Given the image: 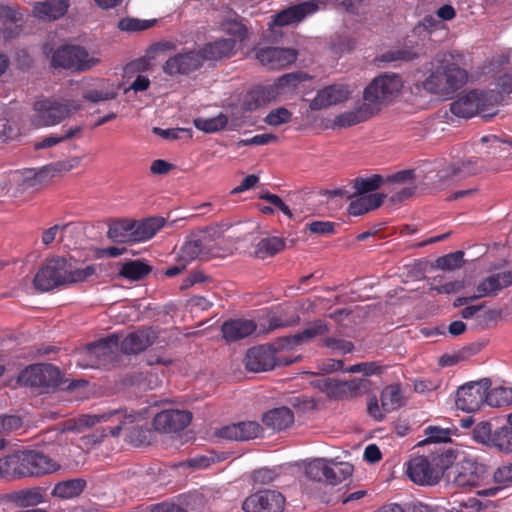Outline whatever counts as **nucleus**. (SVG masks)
Returning <instances> with one entry per match:
<instances>
[{"instance_id": "obj_1", "label": "nucleus", "mask_w": 512, "mask_h": 512, "mask_svg": "<svg viewBox=\"0 0 512 512\" xmlns=\"http://www.w3.org/2000/svg\"><path fill=\"white\" fill-rule=\"evenodd\" d=\"M419 86L434 95L451 98L467 82V72L444 55H436L423 65Z\"/></svg>"}, {"instance_id": "obj_2", "label": "nucleus", "mask_w": 512, "mask_h": 512, "mask_svg": "<svg viewBox=\"0 0 512 512\" xmlns=\"http://www.w3.org/2000/svg\"><path fill=\"white\" fill-rule=\"evenodd\" d=\"M95 273V268L88 265L79 267L72 258L57 256L42 266L33 279L35 289L47 292L59 286L85 281Z\"/></svg>"}, {"instance_id": "obj_3", "label": "nucleus", "mask_w": 512, "mask_h": 512, "mask_svg": "<svg viewBox=\"0 0 512 512\" xmlns=\"http://www.w3.org/2000/svg\"><path fill=\"white\" fill-rule=\"evenodd\" d=\"M456 455L451 449H441L428 457L416 456L407 462L406 474L412 482L420 486H432L439 482Z\"/></svg>"}, {"instance_id": "obj_4", "label": "nucleus", "mask_w": 512, "mask_h": 512, "mask_svg": "<svg viewBox=\"0 0 512 512\" xmlns=\"http://www.w3.org/2000/svg\"><path fill=\"white\" fill-rule=\"evenodd\" d=\"M226 229V225H215L192 233L183 244L180 257L190 262L215 256L216 241L222 237Z\"/></svg>"}, {"instance_id": "obj_5", "label": "nucleus", "mask_w": 512, "mask_h": 512, "mask_svg": "<svg viewBox=\"0 0 512 512\" xmlns=\"http://www.w3.org/2000/svg\"><path fill=\"white\" fill-rule=\"evenodd\" d=\"M81 108L72 99L44 98L35 102L32 122L37 127L54 126Z\"/></svg>"}, {"instance_id": "obj_6", "label": "nucleus", "mask_w": 512, "mask_h": 512, "mask_svg": "<svg viewBox=\"0 0 512 512\" xmlns=\"http://www.w3.org/2000/svg\"><path fill=\"white\" fill-rule=\"evenodd\" d=\"M402 87L403 82L398 74L385 73L370 82L364 90L363 99L366 103L371 104L370 107H373L376 113L379 111L380 105L396 97Z\"/></svg>"}, {"instance_id": "obj_7", "label": "nucleus", "mask_w": 512, "mask_h": 512, "mask_svg": "<svg viewBox=\"0 0 512 512\" xmlns=\"http://www.w3.org/2000/svg\"><path fill=\"white\" fill-rule=\"evenodd\" d=\"M353 470V466L348 462H335L318 458L308 463L305 473L311 480L337 485L350 477Z\"/></svg>"}, {"instance_id": "obj_8", "label": "nucleus", "mask_w": 512, "mask_h": 512, "mask_svg": "<svg viewBox=\"0 0 512 512\" xmlns=\"http://www.w3.org/2000/svg\"><path fill=\"white\" fill-rule=\"evenodd\" d=\"M450 474H452L453 483L462 488L478 487L489 478L487 466L468 456L458 460Z\"/></svg>"}, {"instance_id": "obj_9", "label": "nucleus", "mask_w": 512, "mask_h": 512, "mask_svg": "<svg viewBox=\"0 0 512 512\" xmlns=\"http://www.w3.org/2000/svg\"><path fill=\"white\" fill-rule=\"evenodd\" d=\"M499 95L494 91L472 90L450 104L453 115L462 118H471L498 102Z\"/></svg>"}, {"instance_id": "obj_10", "label": "nucleus", "mask_w": 512, "mask_h": 512, "mask_svg": "<svg viewBox=\"0 0 512 512\" xmlns=\"http://www.w3.org/2000/svg\"><path fill=\"white\" fill-rule=\"evenodd\" d=\"M18 382L32 388H58L62 385L61 371L52 364H34L18 376Z\"/></svg>"}, {"instance_id": "obj_11", "label": "nucleus", "mask_w": 512, "mask_h": 512, "mask_svg": "<svg viewBox=\"0 0 512 512\" xmlns=\"http://www.w3.org/2000/svg\"><path fill=\"white\" fill-rule=\"evenodd\" d=\"M98 63V59L89 56L83 47L67 45L58 48L52 56V66L55 68L87 71Z\"/></svg>"}, {"instance_id": "obj_12", "label": "nucleus", "mask_w": 512, "mask_h": 512, "mask_svg": "<svg viewBox=\"0 0 512 512\" xmlns=\"http://www.w3.org/2000/svg\"><path fill=\"white\" fill-rule=\"evenodd\" d=\"M491 387L489 378L472 381L459 387L456 395V407L464 412H475L487 404V390Z\"/></svg>"}, {"instance_id": "obj_13", "label": "nucleus", "mask_w": 512, "mask_h": 512, "mask_svg": "<svg viewBox=\"0 0 512 512\" xmlns=\"http://www.w3.org/2000/svg\"><path fill=\"white\" fill-rule=\"evenodd\" d=\"M280 343H282L281 338L274 344L250 348L245 358L246 369L255 373L273 369L276 366V350L287 349V347H280Z\"/></svg>"}, {"instance_id": "obj_14", "label": "nucleus", "mask_w": 512, "mask_h": 512, "mask_svg": "<svg viewBox=\"0 0 512 512\" xmlns=\"http://www.w3.org/2000/svg\"><path fill=\"white\" fill-rule=\"evenodd\" d=\"M285 499L281 493L262 490L252 494L243 502L245 512H282Z\"/></svg>"}, {"instance_id": "obj_15", "label": "nucleus", "mask_w": 512, "mask_h": 512, "mask_svg": "<svg viewBox=\"0 0 512 512\" xmlns=\"http://www.w3.org/2000/svg\"><path fill=\"white\" fill-rule=\"evenodd\" d=\"M119 336L112 334L87 345L88 355L97 367H107L117 359Z\"/></svg>"}, {"instance_id": "obj_16", "label": "nucleus", "mask_w": 512, "mask_h": 512, "mask_svg": "<svg viewBox=\"0 0 512 512\" xmlns=\"http://www.w3.org/2000/svg\"><path fill=\"white\" fill-rule=\"evenodd\" d=\"M72 165H67L64 162L56 163L54 165H47L41 169L28 170L17 176V184L19 190L24 192L30 188H36L47 183L57 172L68 171L72 168Z\"/></svg>"}, {"instance_id": "obj_17", "label": "nucleus", "mask_w": 512, "mask_h": 512, "mask_svg": "<svg viewBox=\"0 0 512 512\" xmlns=\"http://www.w3.org/2000/svg\"><path fill=\"white\" fill-rule=\"evenodd\" d=\"M192 420L188 411L169 409L157 413L153 418V426L161 433H176L185 429Z\"/></svg>"}, {"instance_id": "obj_18", "label": "nucleus", "mask_w": 512, "mask_h": 512, "mask_svg": "<svg viewBox=\"0 0 512 512\" xmlns=\"http://www.w3.org/2000/svg\"><path fill=\"white\" fill-rule=\"evenodd\" d=\"M22 472L23 477L41 476L52 473L60 468V465L49 456L39 451L22 452Z\"/></svg>"}, {"instance_id": "obj_19", "label": "nucleus", "mask_w": 512, "mask_h": 512, "mask_svg": "<svg viewBox=\"0 0 512 512\" xmlns=\"http://www.w3.org/2000/svg\"><path fill=\"white\" fill-rule=\"evenodd\" d=\"M259 62L270 70H279L294 63L297 51L290 48L265 47L256 53Z\"/></svg>"}, {"instance_id": "obj_20", "label": "nucleus", "mask_w": 512, "mask_h": 512, "mask_svg": "<svg viewBox=\"0 0 512 512\" xmlns=\"http://www.w3.org/2000/svg\"><path fill=\"white\" fill-rule=\"evenodd\" d=\"M202 64V57L199 52L187 51L170 57L163 64V71L170 76L177 74L187 75L199 69Z\"/></svg>"}, {"instance_id": "obj_21", "label": "nucleus", "mask_w": 512, "mask_h": 512, "mask_svg": "<svg viewBox=\"0 0 512 512\" xmlns=\"http://www.w3.org/2000/svg\"><path fill=\"white\" fill-rule=\"evenodd\" d=\"M262 427L255 421L233 423L220 428L216 435L220 438L234 441H247L258 437Z\"/></svg>"}, {"instance_id": "obj_22", "label": "nucleus", "mask_w": 512, "mask_h": 512, "mask_svg": "<svg viewBox=\"0 0 512 512\" xmlns=\"http://www.w3.org/2000/svg\"><path fill=\"white\" fill-rule=\"evenodd\" d=\"M155 339L154 331L151 328H144L133 331L119 340V347L124 354H138L151 346Z\"/></svg>"}, {"instance_id": "obj_23", "label": "nucleus", "mask_w": 512, "mask_h": 512, "mask_svg": "<svg viewBox=\"0 0 512 512\" xmlns=\"http://www.w3.org/2000/svg\"><path fill=\"white\" fill-rule=\"evenodd\" d=\"M318 8V3L314 0L304 1L276 14L273 22L277 26L298 23L307 16L314 14Z\"/></svg>"}, {"instance_id": "obj_24", "label": "nucleus", "mask_w": 512, "mask_h": 512, "mask_svg": "<svg viewBox=\"0 0 512 512\" xmlns=\"http://www.w3.org/2000/svg\"><path fill=\"white\" fill-rule=\"evenodd\" d=\"M329 331V324L324 320L317 319L310 322L301 332H298L295 335L281 337L282 343H280L279 346L291 349L294 346L308 342L317 336L326 335Z\"/></svg>"}, {"instance_id": "obj_25", "label": "nucleus", "mask_w": 512, "mask_h": 512, "mask_svg": "<svg viewBox=\"0 0 512 512\" xmlns=\"http://www.w3.org/2000/svg\"><path fill=\"white\" fill-rule=\"evenodd\" d=\"M349 90L345 85L333 84L330 85L316 94L314 99L310 102L311 110H321L331 105H336L348 99Z\"/></svg>"}, {"instance_id": "obj_26", "label": "nucleus", "mask_w": 512, "mask_h": 512, "mask_svg": "<svg viewBox=\"0 0 512 512\" xmlns=\"http://www.w3.org/2000/svg\"><path fill=\"white\" fill-rule=\"evenodd\" d=\"M257 325L253 320L230 319L221 326L223 338L228 342L246 338L256 331Z\"/></svg>"}, {"instance_id": "obj_27", "label": "nucleus", "mask_w": 512, "mask_h": 512, "mask_svg": "<svg viewBox=\"0 0 512 512\" xmlns=\"http://www.w3.org/2000/svg\"><path fill=\"white\" fill-rule=\"evenodd\" d=\"M512 285V271H501L492 273L482 281L476 287L477 292H481L482 295L492 297L498 295V293Z\"/></svg>"}, {"instance_id": "obj_28", "label": "nucleus", "mask_w": 512, "mask_h": 512, "mask_svg": "<svg viewBox=\"0 0 512 512\" xmlns=\"http://www.w3.org/2000/svg\"><path fill=\"white\" fill-rule=\"evenodd\" d=\"M236 40L233 38L217 39L213 42L205 44L199 52L202 61H216L222 58L230 57L235 49Z\"/></svg>"}, {"instance_id": "obj_29", "label": "nucleus", "mask_w": 512, "mask_h": 512, "mask_svg": "<svg viewBox=\"0 0 512 512\" xmlns=\"http://www.w3.org/2000/svg\"><path fill=\"white\" fill-rule=\"evenodd\" d=\"M370 106L371 104L364 101L353 110L339 114L334 119V125L336 127L346 128L366 121L375 114V109Z\"/></svg>"}, {"instance_id": "obj_30", "label": "nucleus", "mask_w": 512, "mask_h": 512, "mask_svg": "<svg viewBox=\"0 0 512 512\" xmlns=\"http://www.w3.org/2000/svg\"><path fill=\"white\" fill-rule=\"evenodd\" d=\"M69 0H46L37 3L34 14L43 20H56L62 17L68 10Z\"/></svg>"}, {"instance_id": "obj_31", "label": "nucleus", "mask_w": 512, "mask_h": 512, "mask_svg": "<svg viewBox=\"0 0 512 512\" xmlns=\"http://www.w3.org/2000/svg\"><path fill=\"white\" fill-rule=\"evenodd\" d=\"M86 484L87 483L83 478L60 481L55 484L51 491V495L61 500L74 499L84 491Z\"/></svg>"}, {"instance_id": "obj_32", "label": "nucleus", "mask_w": 512, "mask_h": 512, "mask_svg": "<svg viewBox=\"0 0 512 512\" xmlns=\"http://www.w3.org/2000/svg\"><path fill=\"white\" fill-rule=\"evenodd\" d=\"M262 421L267 427L280 431L294 422V415L288 407H279L266 412Z\"/></svg>"}, {"instance_id": "obj_33", "label": "nucleus", "mask_w": 512, "mask_h": 512, "mask_svg": "<svg viewBox=\"0 0 512 512\" xmlns=\"http://www.w3.org/2000/svg\"><path fill=\"white\" fill-rule=\"evenodd\" d=\"M107 236L116 243H136L134 240V221L121 219L112 222L109 226Z\"/></svg>"}, {"instance_id": "obj_34", "label": "nucleus", "mask_w": 512, "mask_h": 512, "mask_svg": "<svg viewBox=\"0 0 512 512\" xmlns=\"http://www.w3.org/2000/svg\"><path fill=\"white\" fill-rule=\"evenodd\" d=\"M385 198L386 195L382 193H371L361 196L350 203L348 208L349 214L353 216H360L377 209L382 205Z\"/></svg>"}, {"instance_id": "obj_35", "label": "nucleus", "mask_w": 512, "mask_h": 512, "mask_svg": "<svg viewBox=\"0 0 512 512\" xmlns=\"http://www.w3.org/2000/svg\"><path fill=\"white\" fill-rule=\"evenodd\" d=\"M165 219L163 217H150L143 221H134L136 242H143L152 238L164 225Z\"/></svg>"}, {"instance_id": "obj_36", "label": "nucleus", "mask_w": 512, "mask_h": 512, "mask_svg": "<svg viewBox=\"0 0 512 512\" xmlns=\"http://www.w3.org/2000/svg\"><path fill=\"white\" fill-rule=\"evenodd\" d=\"M112 418H117L120 420L119 424L110 428V434L114 437L120 434L123 425H125L126 423H133L135 420V417L132 414L127 415L123 414L121 410H111L108 412H103L100 414L89 416L90 421L88 422V424L94 425L99 422H107Z\"/></svg>"}, {"instance_id": "obj_37", "label": "nucleus", "mask_w": 512, "mask_h": 512, "mask_svg": "<svg viewBox=\"0 0 512 512\" xmlns=\"http://www.w3.org/2000/svg\"><path fill=\"white\" fill-rule=\"evenodd\" d=\"M418 57V53L410 46L393 47L383 52L377 60L383 63H391L397 66L401 63L410 62Z\"/></svg>"}, {"instance_id": "obj_38", "label": "nucleus", "mask_w": 512, "mask_h": 512, "mask_svg": "<svg viewBox=\"0 0 512 512\" xmlns=\"http://www.w3.org/2000/svg\"><path fill=\"white\" fill-rule=\"evenodd\" d=\"M493 479L499 486L479 490L477 494L480 496H495L502 487L512 484V463L499 466L493 473Z\"/></svg>"}, {"instance_id": "obj_39", "label": "nucleus", "mask_w": 512, "mask_h": 512, "mask_svg": "<svg viewBox=\"0 0 512 512\" xmlns=\"http://www.w3.org/2000/svg\"><path fill=\"white\" fill-rule=\"evenodd\" d=\"M22 452L0 459V477L5 479L22 478Z\"/></svg>"}, {"instance_id": "obj_40", "label": "nucleus", "mask_w": 512, "mask_h": 512, "mask_svg": "<svg viewBox=\"0 0 512 512\" xmlns=\"http://www.w3.org/2000/svg\"><path fill=\"white\" fill-rule=\"evenodd\" d=\"M381 407L385 413L397 410L404 404L401 389L398 384L388 385L383 389L380 396Z\"/></svg>"}, {"instance_id": "obj_41", "label": "nucleus", "mask_w": 512, "mask_h": 512, "mask_svg": "<svg viewBox=\"0 0 512 512\" xmlns=\"http://www.w3.org/2000/svg\"><path fill=\"white\" fill-rule=\"evenodd\" d=\"M15 502L23 507L36 506L45 502V490L40 487L23 489L15 493Z\"/></svg>"}, {"instance_id": "obj_42", "label": "nucleus", "mask_w": 512, "mask_h": 512, "mask_svg": "<svg viewBox=\"0 0 512 512\" xmlns=\"http://www.w3.org/2000/svg\"><path fill=\"white\" fill-rule=\"evenodd\" d=\"M285 247L284 240L279 237H267L261 239L254 252L255 257L265 259L272 257L283 250Z\"/></svg>"}, {"instance_id": "obj_43", "label": "nucleus", "mask_w": 512, "mask_h": 512, "mask_svg": "<svg viewBox=\"0 0 512 512\" xmlns=\"http://www.w3.org/2000/svg\"><path fill=\"white\" fill-rule=\"evenodd\" d=\"M151 271V267L139 260L124 263L119 271V276L131 281H139L146 277Z\"/></svg>"}, {"instance_id": "obj_44", "label": "nucleus", "mask_w": 512, "mask_h": 512, "mask_svg": "<svg viewBox=\"0 0 512 512\" xmlns=\"http://www.w3.org/2000/svg\"><path fill=\"white\" fill-rule=\"evenodd\" d=\"M193 123L200 131L205 133H216L226 128L228 124V117L223 113H219L217 116L211 118H195Z\"/></svg>"}, {"instance_id": "obj_45", "label": "nucleus", "mask_w": 512, "mask_h": 512, "mask_svg": "<svg viewBox=\"0 0 512 512\" xmlns=\"http://www.w3.org/2000/svg\"><path fill=\"white\" fill-rule=\"evenodd\" d=\"M490 446L505 453L512 452V424L509 421L507 425L494 429Z\"/></svg>"}, {"instance_id": "obj_46", "label": "nucleus", "mask_w": 512, "mask_h": 512, "mask_svg": "<svg viewBox=\"0 0 512 512\" xmlns=\"http://www.w3.org/2000/svg\"><path fill=\"white\" fill-rule=\"evenodd\" d=\"M512 403V388L498 386L487 390V404L491 407H501Z\"/></svg>"}, {"instance_id": "obj_47", "label": "nucleus", "mask_w": 512, "mask_h": 512, "mask_svg": "<svg viewBox=\"0 0 512 512\" xmlns=\"http://www.w3.org/2000/svg\"><path fill=\"white\" fill-rule=\"evenodd\" d=\"M156 19L141 20L133 17H125L118 21L117 27L121 31L128 33H134L139 31L147 30L155 25Z\"/></svg>"}, {"instance_id": "obj_48", "label": "nucleus", "mask_w": 512, "mask_h": 512, "mask_svg": "<svg viewBox=\"0 0 512 512\" xmlns=\"http://www.w3.org/2000/svg\"><path fill=\"white\" fill-rule=\"evenodd\" d=\"M383 182L382 176L374 174L366 178H356L353 182V187L356 190V194L362 195L377 190Z\"/></svg>"}, {"instance_id": "obj_49", "label": "nucleus", "mask_w": 512, "mask_h": 512, "mask_svg": "<svg viewBox=\"0 0 512 512\" xmlns=\"http://www.w3.org/2000/svg\"><path fill=\"white\" fill-rule=\"evenodd\" d=\"M307 78V74L303 72L287 73L279 77L276 81V84L283 94H288L293 92L297 88V85L307 80Z\"/></svg>"}, {"instance_id": "obj_50", "label": "nucleus", "mask_w": 512, "mask_h": 512, "mask_svg": "<svg viewBox=\"0 0 512 512\" xmlns=\"http://www.w3.org/2000/svg\"><path fill=\"white\" fill-rule=\"evenodd\" d=\"M481 172V168L477 165V161L473 158L463 159L453 163L452 173L457 174V180H461Z\"/></svg>"}, {"instance_id": "obj_51", "label": "nucleus", "mask_w": 512, "mask_h": 512, "mask_svg": "<svg viewBox=\"0 0 512 512\" xmlns=\"http://www.w3.org/2000/svg\"><path fill=\"white\" fill-rule=\"evenodd\" d=\"M80 131H81V127L76 126V127H72V128L65 130L64 133L61 135H50V136L44 137L42 140L37 141L35 143V148L36 149L50 148V147L55 146L63 141L73 138Z\"/></svg>"}, {"instance_id": "obj_52", "label": "nucleus", "mask_w": 512, "mask_h": 512, "mask_svg": "<svg viewBox=\"0 0 512 512\" xmlns=\"http://www.w3.org/2000/svg\"><path fill=\"white\" fill-rule=\"evenodd\" d=\"M463 257V251L452 252L444 256L438 257L435 261V266L436 268L442 270L453 271L460 268L463 265Z\"/></svg>"}, {"instance_id": "obj_53", "label": "nucleus", "mask_w": 512, "mask_h": 512, "mask_svg": "<svg viewBox=\"0 0 512 512\" xmlns=\"http://www.w3.org/2000/svg\"><path fill=\"white\" fill-rule=\"evenodd\" d=\"M322 346L331 350L333 354L345 355L354 350V344L351 341L336 337H325L322 339Z\"/></svg>"}, {"instance_id": "obj_54", "label": "nucleus", "mask_w": 512, "mask_h": 512, "mask_svg": "<svg viewBox=\"0 0 512 512\" xmlns=\"http://www.w3.org/2000/svg\"><path fill=\"white\" fill-rule=\"evenodd\" d=\"M130 443L134 446L149 445L153 439V432L144 426H133L128 434Z\"/></svg>"}, {"instance_id": "obj_55", "label": "nucleus", "mask_w": 512, "mask_h": 512, "mask_svg": "<svg viewBox=\"0 0 512 512\" xmlns=\"http://www.w3.org/2000/svg\"><path fill=\"white\" fill-rule=\"evenodd\" d=\"M492 424L488 421L478 423L473 429V439L479 443L490 446L493 439Z\"/></svg>"}, {"instance_id": "obj_56", "label": "nucleus", "mask_w": 512, "mask_h": 512, "mask_svg": "<svg viewBox=\"0 0 512 512\" xmlns=\"http://www.w3.org/2000/svg\"><path fill=\"white\" fill-rule=\"evenodd\" d=\"M425 443H445L450 441L451 430L439 426H428L425 429Z\"/></svg>"}, {"instance_id": "obj_57", "label": "nucleus", "mask_w": 512, "mask_h": 512, "mask_svg": "<svg viewBox=\"0 0 512 512\" xmlns=\"http://www.w3.org/2000/svg\"><path fill=\"white\" fill-rule=\"evenodd\" d=\"M115 89H90L83 93V98L92 103L113 100L117 97Z\"/></svg>"}, {"instance_id": "obj_58", "label": "nucleus", "mask_w": 512, "mask_h": 512, "mask_svg": "<svg viewBox=\"0 0 512 512\" xmlns=\"http://www.w3.org/2000/svg\"><path fill=\"white\" fill-rule=\"evenodd\" d=\"M291 117L292 114L288 109L280 107L269 112V114L265 117L264 121L268 125L279 126L290 122Z\"/></svg>"}, {"instance_id": "obj_59", "label": "nucleus", "mask_w": 512, "mask_h": 512, "mask_svg": "<svg viewBox=\"0 0 512 512\" xmlns=\"http://www.w3.org/2000/svg\"><path fill=\"white\" fill-rule=\"evenodd\" d=\"M265 105L258 87L251 89L243 98L242 107L246 111H253Z\"/></svg>"}, {"instance_id": "obj_60", "label": "nucleus", "mask_w": 512, "mask_h": 512, "mask_svg": "<svg viewBox=\"0 0 512 512\" xmlns=\"http://www.w3.org/2000/svg\"><path fill=\"white\" fill-rule=\"evenodd\" d=\"M381 371V366H379L376 362L358 363L345 369V372L362 373L365 376L380 374Z\"/></svg>"}, {"instance_id": "obj_61", "label": "nucleus", "mask_w": 512, "mask_h": 512, "mask_svg": "<svg viewBox=\"0 0 512 512\" xmlns=\"http://www.w3.org/2000/svg\"><path fill=\"white\" fill-rule=\"evenodd\" d=\"M21 20V15L9 6L0 5V21L6 26H16ZM10 27L7 28V30Z\"/></svg>"}, {"instance_id": "obj_62", "label": "nucleus", "mask_w": 512, "mask_h": 512, "mask_svg": "<svg viewBox=\"0 0 512 512\" xmlns=\"http://www.w3.org/2000/svg\"><path fill=\"white\" fill-rule=\"evenodd\" d=\"M22 418L17 415L0 416V434L14 431L22 426Z\"/></svg>"}, {"instance_id": "obj_63", "label": "nucleus", "mask_w": 512, "mask_h": 512, "mask_svg": "<svg viewBox=\"0 0 512 512\" xmlns=\"http://www.w3.org/2000/svg\"><path fill=\"white\" fill-rule=\"evenodd\" d=\"M307 227L311 233L319 235H331L335 232V223L330 221H313Z\"/></svg>"}, {"instance_id": "obj_64", "label": "nucleus", "mask_w": 512, "mask_h": 512, "mask_svg": "<svg viewBox=\"0 0 512 512\" xmlns=\"http://www.w3.org/2000/svg\"><path fill=\"white\" fill-rule=\"evenodd\" d=\"M277 476L278 475L275 470L261 468L253 472L252 479L255 483L265 485L273 482Z\"/></svg>"}]
</instances>
